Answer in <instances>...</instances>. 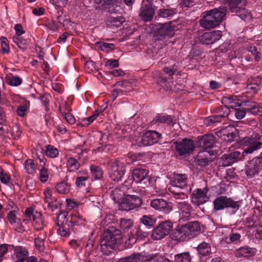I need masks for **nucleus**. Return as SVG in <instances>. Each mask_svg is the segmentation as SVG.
Wrapping results in <instances>:
<instances>
[{"label":"nucleus","instance_id":"nucleus-1","mask_svg":"<svg viewBox=\"0 0 262 262\" xmlns=\"http://www.w3.org/2000/svg\"><path fill=\"white\" fill-rule=\"evenodd\" d=\"M226 13L225 8H215L203 13V18L200 20L202 27L210 29L216 27L223 20Z\"/></svg>","mask_w":262,"mask_h":262},{"label":"nucleus","instance_id":"nucleus-2","mask_svg":"<svg viewBox=\"0 0 262 262\" xmlns=\"http://www.w3.org/2000/svg\"><path fill=\"white\" fill-rule=\"evenodd\" d=\"M169 191L173 194V198L179 210L180 220L185 222L190 220L192 216V208L188 202L185 201L187 199V195L184 193L176 192L171 188Z\"/></svg>","mask_w":262,"mask_h":262},{"label":"nucleus","instance_id":"nucleus-3","mask_svg":"<svg viewBox=\"0 0 262 262\" xmlns=\"http://www.w3.org/2000/svg\"><path fill=\"white\" fill-rule=\"evenodd\" d=\"M121 238V231L111 227L103 233L100 246H114L115 244H120V241Z\"/></svg>","mask_w":262,"mask_h":262},{"label":"nucleus","instance_id":"nucleus-4","mask_svg":"<svg viewBox=\"0 0 262 262\" xmlns=\"http://www.w3.org/2000/svg\"><path fill=\"white\" fill-rule=\"evenodd\" d=\"M165 259L158 254L150 255L148 257L146 258L138 253L121 258L117 262H164Z\"/></svg>","mask_w":262,"mask_h":262},{"label":"nucleus","instance_id":"nucleus-5","mask_svg":"<svg viewBox=\"0 0 262 262\" xmlns=\"http://www.w3.org/2000/svg\"><path fill=\"white\" fill-rule=\"evenodd\" d=\"M25 214L27 219H24L23 222L27 224L32 219V225L36 230H40L43 228L45 222L41 213L34 211L32 208H28L26 209Z\"/></svg>","mask_w":262,"mask_h":262},{"label":"nucleus","instance_id":"nucleus-6","mask_svg":"<svg viewBox=\"0 0 262 262\" xmlns=\"http://www.w3.org/2000/svg\"><path fill=\"white\" fill-rule=\"evenodd\" d=\"M125 172V166L124 163L118 160L111 163L109 168L110 177L114 181L122 180Z\"/></svg>","mask_w":262,"mask_h":262},{"label":"nucleus","instance_id":"nucleus-7","mask_svg":"<svg viewBox=\"0 0 262 262\" xmlns=\"http://www.w3.org/2000/svg\"><path fill=\"white\" fill-rule=\"evenodd\" d=\"M173 147L180 156H185L191 153L195 148L193 141L187 138L173 142Z\"/></svg>","mask_w":262,"mask_h":262},{"label":"nucleus","instance_id":"nucleus-8","mask_svg":"<svg viewBox=\"0 0 262 262\" xmlns=\"http://www.w3.org/2000/svg\"><path fill=\"white\" fill-rule=\"evenodd\" d=\"M243 144L246 147L244 149L246 154H251L262 146V140L260 136L256 134H253L251 137L244 138Z\"/></svg>","mask_w":262,"mask_h":262},{"label":"nucleus","instance_id":"nucleus-9","mask_svg":"<svg viewBox=\"0 0 262 262\" xmlns=\"http://www.w3.org/2000/svg\"><path fill=\"white\" fill-rule=\"evenodd\" d=\"M140 197L135 195H127L122 199L120 203L119 209L124 211H129L139 207L142 204Z\"/></svg>","mask_w":262,"mask_h":262},{"label":"nucleus","instance_id":"nucleus-10","mask_svg":"<svg viewBox=\"0 0 262 262\" xmlns=\"http://www.w3.org/2000/svg\"><path fill=\"white\" fill-rule=\"evenodd\" d=\"M241 203L240 201H234L225 196H219L213 202L214 208L216 210H221L227 207L238 209Z\"/></svg>","mask_w":262,"mask_h":262},{"label":"nucleus","instance_id":"nucleus-11","mask_svg":"<svg viewBox=\"0 0 262 262\" xmlns=\"http://www.w3.org/2000/svg\"><path fill=\"white\" fill-rule=\"evenodd\" d=\"M172 228V224L169 221L161 223L154 230L151 237L154 240H159L168 235Z\"/></svg>","mask_w":262,"mask_h":262},{"label":"nucleus","instance_id":"nucleus-12","mask_svg":"<svg viewBox=\"0 0 262 262\" xmlns=\"http://www.w3.org/2000/svg\"><path fill=\"white\" fill-rule=\"evenodd\" d=\"M150 205L155 210L166 214L169 213L172 209L171 203L163 199L152 200L150 202Z\"/></svg>","mask_w":262,"mask_h":262},{"label":"nucleus","instance_id":"nucleus-13","mask_svg":"<svg viewBox=\"0 0 262 262\" xmlns=\"http://www.w3.org/2000/svg\"><path fill=\"white\" fill-rule=\"evenodd\" d=\"M155 9L152 4L147 0L142 2L140 15L145 21L150 20L155 14Z\"/></svg>","mask_w":262,"mask_h":262},{"label":"nucleus","instance_id":"nucleus-14","mask_svg":"<svg viewBox=\"0 0 262 262\" xmlns=\"http://www.w3.org/2000/svg\"><path fill=\"white\" fill-rule=\"evenodd\" d=\"M161 138V135L156 132L149 130L142 137L140 146H150L157 143Z\"/></svg>","mask_w":262,"mask_h":262},{"label":"nucleus","instance_id":"nucleus-15","mask_svg":"<svg viewBox=\"0 0 262 262\" xmlns=\"http://www.w3.org/2000/svg\"><path fill=\"white\" fill-rule=\"evenodd\" d=\"M222 36L220 31H214L204 33L199 37V40L204 45L212 44L219 40Z\"/></svg>","mask_w":262,"mask_h":262},{"label":"nucleus","instance_id":"nucleus-16","mask_svg":"<svg viewBox=\"0 0 262 262\" xmlns=\"http://www.w3.org/2000/svg\"><path fill=\"white\" fill-rule=\"evenodd\" d=\"M262 169V157H257L252 159L247 167V174L253 177Z\"/></svg>","mask_w":262,"mask_h":262},{"label":"nucleus","instance_id":"nucleus-17","mask_svg":"<svg viewBox=\"0 0 262 262\" xmlns=\"http://www.w3.org/2000/svg\"><path fill=\"white\" fill-rule=\"evenodd\" d=\"M207 192L208 189L207 188H204L203 190L197 189L194 190L192 194V202L197 205L205 203L208 200L207 196Z\"/></svg>","mask_w":262,"mask_h":262},{"label":"nucleus","instance_id":"nucleus-18","mask_svg":"<svg viewBox=\"0 0 262 262\" xmlns=\"http://www.w3.org/2000/svg\"><path fill=\"white\" fill-rule=\"evenodd\" d=\"M171 183V187L169 188V190L171 188V190H173V188L174 187H178L181 189L184 188L187 185V176L185 174H174Z\"/></svg>","mask_w":262,"mask_h":262},{"label":"nucleus","instance_id":"nucleus-19","mask_svg":"<svg viewBox=\"0 0 262 262\" xmlns=\"http://www.w3.org/2000/svg\"><path fill=\"white\" fill-rule=\"evenodd\" d=\"M7 219L16 231L22 233L25 231V228L23 226L20 220L17 217L15 211H10L7 214Z\"/></svg>","mask_w":262,"mask_h":262},{"label":"nucleus","instance_id":"nucleus-20","mask_svg":"<svg viewBox=\"0 0 262 262\" xmlns=\"http://www.w3.org/2000/svg\"><path fill=\"white\" fill-rule=\"evenodd\" d=\"M256 252V249L251 247H241L235 252L236 257H251L254 255Z\"/></svg>","mask_w":262,"mask_h":262},{"label":"nucleus","instance_id":"nucleus-21","mask_svg":"<svg viewBox=\"0 0 262 262\" xmlns=\"http://www.w3.org/2000/svg\"><path fill=\"white\" fill-rule=\"evenodd\" d=\"M222 103L229 107L234 108L242 105L243 102L237 98L236 96H229L224 97L222 99Z\"/></svg>","mask_w":262,"mask_h":262},{"label":"nucleus","instance_id":"nucleus-22","mask_svg":"<svg viewBox=\"0 0 262 262\" xmlns=\"http://www.w3.org/2000/svg\"><path fill=\"white\" fill-rule=\"evenodd\" d=\"M68 220L69 221L72 227L75 226H82L84 225L85 220L78 212H72L70 213L68 217ZM68 226H70V225H68Z\"/></svg>","mask_w":262,"mask_h":262},{"label":"nucleus","instance_id":"nucleus-23","mask_svg":"<svg viewBox=\"0 0 262 262\" xmlns=\"http://www.w3.org/2000/svg\"><path fill=\"white\" fill-rule=\"evenodd\" d=\"M148 176V171L144 168H137L134 169L132 172L133 180L136 183L141 182Z\"/></svg>","mask_w":262,"mask_h":262},{"label":"nucleus","instance_id":"nucleus-24","mask_svg":"<svg viewBox=\"0 0 262 262\" xmlns=\"http://www.w3.org/2000/svg\"><path fill=\"white\" fill-rule=\"evenodd\" d=\"M214 137L212 134H206L201 137L199 140L201 146L205 148H211L214 143Z\"/></svg>","mask_w":262,"mask_h":262},{"label":"nucleus","instance_id":"nucleus-25","mask_svg":"<svg viewBox=\"0 0 262 262\" xmlns=\"http://www.w3.org/2000/svg\"><path fill=\"white\" fill-rule=\"evenodd\" d=\"M127 84L128 83L126 81L118 82L117 83V86H119L121 89H114L112 92L111 97L113 101H114L118 96L126 94L127 91L123 90L122 89L124 88Z\"/></svg>","mask_w":262,"mask_h":262},{"label":"nucleus","instance_id":"nucleus-26","mask_svg":"<svg viewBox=\"0 0 262 262\" xmlns=\"http://www.w3.org/2000/svg\"><path fill=\"white\" fill-rule=\"evenodd\" d=\"M173 32L174 29L170 24H162L159 28V34L161 36H172Z\"/></svg>","mask_w":262,"mask_h":262},{"label":"nucleus","instance_id":"nucleus-27","mask_svg":"<svg viewBox=\"0 0 262 262\" xmlns=\"http://www.w3.org/2000/svg\"><path fill=\"white\" fill-rule=\"evenodd\" d=\"M182 227H181L174 231L170 235L171 239L177 242H183L187 240V238L184 233L182 231Z\"/></svg>","mask_w":262,"mask_h":262},{"label":"nucleus","instance_id":"nucleus-28","mask_svg":"<svg viewBox=\"0 0 262 262\" xmlns=\"http://www.w3.org/2000/svg\"><path fill=\"white\" fill-rule=\"evenodd\" d=\"M14 254L17 259L23 258L24 260H26L28 257L29 252L28 250L24 248L23 247H14Z\"/></svg>","mask_w":262,"mask_h":262},{"label":"nucleus","instance_id":"nucleus-29","mask_svg":"<svg viewBox=\"0 0 262 262\" xmlns=\"http://www.w3.org/2000/svg\"><path fill=\"white\" fill-rule=\"evenodd\" d=\"M24 167L28 174H33L36 171L37 165L32 159L27 160L24 164Z\"/></svg>","mask_w":262,"mask_h":262},{"label":"nucleus","instance_id":"nucleus-30","mask_svg":"<svg viewBox=\"0 0 262 262\" xmlns=\"http://www.w3.org/2000/svg\"><path fill=\"white\" fill-rule=\"evenodd\" d=\"M71 185L66 181L58 183L56 186L57 191L61 194L68 193L70 190Z\"/></svg>","mask_w":262,"mask_h":262},{"label":"nucleus","instance_id":"nucleus-31","mask_svg":"<svg viewBox=\"0 0 262 262\" xmlns=\"http://www.w3.org/2000/svg\"><path fill=\"white\" fill-rule=\"evenodd\" d=\"M80 163L74 158H67V167L69 171H75L80 167Z\"/></svg>","mask_w":262,"mask_h":262},{"label":"nucleus","instance_id":"nucleus-32","mask_svg":"<svg viewBox=\"0 0 262 262\" xmlns=\"http://www.w3.org/2000/svg\"><path fill=\"white\" fill-rule=\"evenodd\" d=\"M223 116L221 115H214L209 116L204 120V123L206 126H210L214 124L221 122L223 120Z\"/></svg>","mask_w":262,"mask_h":262},{"label":"nucleus","instance_id":"nucleus-33","mask_svg":"<svg viewBox=\"0 0 262 262\" xmlns=\"http://www.w3.org/2000/svg\"><path fill=\"white\" fill-rule=\"evenodd\" d=\"M6 79L7 83L12 86H18L20 85L22 82V80L20 77L12 75H7Z\"/></svg>","mask_w":262,"mask_h":262},{"label":"nucleus","instance_id":"nucleus-34","mask_svg":"<svg viewBox=\"0 0 262 262\" xmlns=\"http://www.w3.org/2000/svg\"><path fill=\"white\" fill-rule=\"evenodd\" d=\"M236 12L237 13V15L245 21H249L251 19L250 12L245 9H239L236 10Z\"/></svg>","mask_w":262,"mask_h":262},{"label":"nucleus","instance_id":"nucleus-35","mask_svg":"<svg viewBox=\"0 0 262 262\" xmlns=\"http://www.w3.org/2000/svg\"><path fill=\"white\" fill-rule=\"evenodd\" d=\"M67 111V112H66L63 110L61 106H59L60 113L68 123L72 124L75 122V119L73 115L70 113L71 108H68Z\"/></svg>","mask_w":262,"mask_h":262},{"label":"nucleus","instance_id":"nucleus-36","mask_svg":"<svg viewBox=\"0 0 262 262\" xmlns=\"http://www.w3.org/2000/svg\"><path fill=\"white\" fill-rule=\"evenodd\" d=\"M46 154L50 158H55L58 156L59 151L58 149L54 146L49 145L46 146Z\"/></svg>","mask_w":262,"mask_h":262},{"label":"nucleus","instance_id":"nucleus-37","mask_svg":"<svg viewBox=\"0 0 262 262\" xmlns=\"http://www.w3.org/2000/svg\"><path fill=\"white\" fill-rule=\"evenodd\" d=\"M92 177L95 179H100L103 176V171L102 169L96 166L92 165L90 168Z\"/></svg>","mask_w":262,"mask_h":262},{"label":"nucleus","instance_id":"nucleus-38","mask_svg":"<svg viewBox=\"0 0 262 262\" xmlns=\"http://www.w3.org/2000/svg\"><path fill=\"white\" fill-rule=\"evenodd\" d=\"M185 226L189 229L191 233H194L195 235L201 229L200 224L198 222H190L185 224Z\"/></svg>","mask_w":262,"mask_h":262},{"label":"nucleus","instance_id":"nucleus-39","mask_svg":"<svg viewBox=\"0 0 262 262\" xmlns=\"http://www.w3.org/2000/svg\"><path fill=\"white\" fill-rule=\"evenodd\" d=\"M134 222L129 219H121L120 222V227L123 230H128L133 225Z\"/></svg>","mask_w":262,"mask_h":262},{"label":"nucleus","instance_id":"nucleus-40","mask_svg":"<svg viewBox=\"0 0 262 262\" xmlns=\"http://www.w3.org/2000/svg\"><path fill=\"white\" fill-rule=\"evenodd\" d=\"M208 153H205L204 151L199 152L197 156V161L198 164L201 166H205L207 165L209 162V160L206 158Z\"/></svg>","mask_w":262,"mask_h":262},{"label":"nucleus","instance_id":"nucleus-41","mask_svg":"<svg viewBox=\"0 0 262 262\" xmlns=\"http://www.w3.org/2000/svg\"><path fill=\"white\" fill-rule=\"evenodd\" d=\"M13 40L19 49L21 50H25L26 49L27 46V40L23 39L21 37H13Z\"/></svg>","mask_w":262,"mask_h":262},{"label":"nucleus","instance_id":"nucleus-42","mask_svg":"<svg viewBox=\"0 0 262 262\" xmlns=\"http://www.w3.org/2000/svg\"><path fill=\"white\" fill-rule=\"evenodd\" d=\"M244 151L243 153H241L239 151H235L233 152H231L229 155L228 158L231 160V162L234 163L238 160H241L244 158Z\"/></svg>","mask_w":262,"mask_h":262},{"label":"nucleus","instance_id":"nucleus-43","mask_svg":"<svg viewBox=\"0 0 262 262\" xmlns=\"http://www.w3.org/2000/svg\"><path fill=\"white\" fill-rule=\"evenodd\" d=\"M176 262H190V256L188 252L179 254L175 255Z\"/></svg>","mask_w":262,"mask_h":262},{"label":"nucleus","instance_id":"nucleus-44","mask_svg":"<svg viewBox=\"0 0 262 262\" xmlns=\"http://www.w3.org/2000/svg\"><path fill=\"white\" fill-rule=\"evenodd\" d=\"M155 121L156 122L165 123L170 124L172 123V119L170 116L158 115L156 117Z\"/></svg>","mask_w":262,"mask_h":262},{"label":"nucleus","instance_id":"nucleus-45","mask_svg":"<svg viewBox=\"0 0 262 262\" xmlns=\"http://www.w3.org/2000/svg\"><path fill=\"white\" fill-rule=\"evenodd\" d=\"M235 128L233 126H228L225 128L222 129L221 133L223 134L224 136H227L228 138V140H230L235 137V134L233 133V130Z\"/></svg>","mask_w":262,"mask_h":262},{"label":"nucleus","instance_id":"nucleus-46","mask_svg":"<svg viewBox=\"0 0 262 262\" xmlns=\"http://www.w3.org/2000/svg\"><path fill=\"white\" fill-rule=\"evenodd\" d=\"M140 220L144 225L149 227H153L156 223L155 220L148 215H144Z\"/></svg>","mask_w":262,"mask_h":262},{"label":"nucleus","instance_id":"nucleus-47","mask_svg":"<svg viewBox=\"0 0 262 262\" xmlns=\"http://www.w3.org/2000/svg\"><path fill=\"white\" fill-rule=\"evenodd\" d=\"M196 250L199 254L203 256H209L213 253L211 247H196Z\"/></svg>","mask_w":262,"mask_h":262},{"label":"nucleus","instance_id":"nucleus-48","mask_svg":"<svg viewBox=\"0 0 262 262\" xmlns=\"http://www.w3.org/2000/svg\"><path fill=\"white\" fill-rule=\"evenodd\" d=\"M29 108V103L20 105L16 109L17 115L20 117H24Z\"/></svg>","mask_w":262,"mask_h":262},{"label":"nucleus","instance_id":"nucleus-49","mask_svg":"<svg viewBox=\"0 0 262 262\" xmlns=\"http://www.w3.org/2000/svg\"><path fill=\"white\" fill-rule=\"evenodd\" d=\"M241 3V0H227V3L229 8L232 12H235L239 8H237L238 5Z\"/></svg>","mask_w":262,"mask_h":262},{"label":"nucleus","instance_id":"nucleus-50","mask_svg":"<svg viewBox=\"0 0 262 262\" xmlns=\"http://www.w3.org/2000/svg\"><path fill=\"white\" fill-rule=\"evenodd\" d=\"M99 45L100 49L102 51L106 52H108L109 51L114 50L115 49V46L113 43L100 42Z\"/></svg>","mask_w":262,"mask_h":262},{"label":"nucleus","instance_id":"nucleus-51","mask_svg":"<svg viewBox=\"0 0 262 262\" xmlns=\"http://www.w3.org/2000/svg\"><path fill=\"white\" fill-rule=\"evenodd\" d=\"M1 49L3 54H8L10 52V48L8 45V41L6 38L2 37L1 38Z\"/></svg>","mask_w":262,"mask_h":262},{"label":"nucleus","instance_id":"nucleus-52","mask_svg":"<svg viewBox=\"0 0 262 262\" xmlns=\"http://www.w3.org/2000/svg\"><path fill=\"white\" fill-rule=\"evenodd\" d=\"M166 185L165 182L163 183V184L161 186H158L156 184L154 189L156 194L158 195H163L166 193Z\"/></svg>","mask_w":262,"mask_h":262},{"label":"nucleus","instance_id":"nucleus-53","mask_svg":"<svg viewBox=\"0 0 262 262\" xmlns=\"http://www.w3.org/2000/svg\"><path fill=\"white\" fill-rule=\"evenodd\" d=\"M104 65L108 69H112L119 66V62L117 59H110L105 61Z\"/></svg>","mask_w":262,"mask_h":262},{"label":"nucleus","instance_id":"nucleus-54","mask_svg":"<svg viewBox=\"0 0 262 262\" xmlns=\"http://www.w3.org/2000/svg\"><path fill=\"white\" fill-rule=\"evenodd\" d=\"M100 250L103 255L110 256L116 250V247H100Z\"/></svg>","mask_w":262,"mask_h":262},{"label":"nucleus","instance_id":"nucleus-55","mask_svg":"<svg viewBox=\"0 0 262 262\" xmlns=\"http://www.w3.org/2000/svg\"><path fill=\"white\" fill-rule=\"evenodd\" d=\"M173 14V11L170 9H160L159 12V15L164 18L172 16Z\"/></svg>","mask_w":262,"mask_h":262},{"label":"nucleus","instance_id":"nucleus-56","mask_svg":"<svg viewBox=\"0 0 262 262\" xmlns=\"http://www.w3.org/2000/svg\"><path fill=\"white\" fill-rule=\"evenodd\" d=\"M88 179V176L78 177L76 178L75 185L77 187H81L85 185L86 181Z\"/></svg>","mask_w":262,"mask_h":262},{"label":"nucleus","instance_id":"nucleus-57","mask_svg":"<svg viewBox=\"0 0 262 262\" xmlns=\"http://www.w3.org/2000/svg\"><path fill=\"white\" fill-rule=\"evenodd\" d=\"M49 178V173L47 169L42 168L40 170V180L42 182H46Z\"/></svg>","mask_w":262,"mask_h":262},{"label":"nucleus","instance_id":"nucleus-58","mask_svg":"<svg viewBox=\"0 0 262 262\" xmlns=\"http://www.w3.org/2000/svg\"><path fill=\"white\" fill-rule=\"evenodd\" d=\"M247 54H250L252 57H254L255 60L258 61L259 59L258 53L257 52L255 47H250L247 50Z\"/></svg>","mask_w":262,"mask_h":262},{"label":"nucleus","instance_id":"nucleus-59","mask_svg":"<svg viewBox=\"0 0 262 262\" xmlns=\"http://www.w3.org/2000/svg\"><path fill=\"white\" fill-rule=\"evenodd\" d=\"M21 134V131L17 126H13L12 127L11 135L14 139L16 140L18 139L20 137Z\"/></svg>","mask_w":262,"mask_h":262},{"label":"nucleus","instance_id":"nucleus-60","mask_svg":"<svg viewBox=\"0 0 262 262\" xmlns=\"http://www.w3.org/2000/svg\"><path fill=\"white\" fill-rule=\"evenodd\" d=\"M10 179V176L3 170L0 171V181L3 184H7Z\"/></svg>","mask_w":262,"mask_h":262},{"label":"nucleus","instance_id":"nucleus-61","mask_svg":"<svg viewBox=\"0 0 262 262\" xmlns=\"http://www.w3.org/2000/svg\"><path fill=\"white\" fill-rule=\"evenodd\" d=\"M113 26L119 27L121 26L123 20L122 18L111 17L108 20Z\"/></svg>","mask_w":262,"mask_h":262},{"label":"nucleus","instance_id":"nucleus-62","mask_svg":"<svg viewBox=\"0 0 262 262\" xmlns=\"http://www.w3.org/2000/svg\"><path fill=\"white\" fill-rule=\"evenodd\" d=\"M66 202L68 207L70 209L76 208L79 205L77 202H76L74 200L70 199H67L66 200Z\"/></svg>","mask_w":262,"mask_h":262},{"label":"nucleus","instance_id":"nucleus-63","mask_svg":"<svg viewBox=\"0 0 262 262\" xmlns=\"http://www.w3.org/2000/svg\"><path fill=\"white\" fill-rule=\"evenodd\" d=\"M45 201L49 202L51 200H53L52 195V191L49 188H47L44 191Z\"/></svg>","mask_w":262,"mask_h":262},{"label":"nucleus","instance_id":"nucleus-64","mask_svg":"<svg viewBox=\"0 0 262 262\" xmlns=\"http://www.w3.org/2000/svg\"><path fill=\"white\" fill-rule=\"evenodd\" d=\"M246 111L243 110L237 109L235 113V116L237 119H242L245 117Z\"/></svg>","mask_w":262,"mask_h":262}]
</instances>
